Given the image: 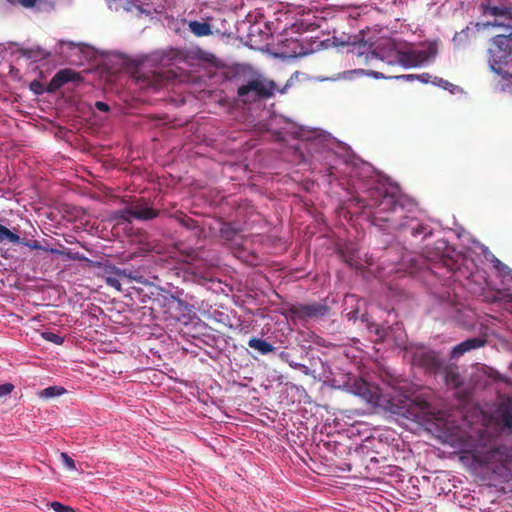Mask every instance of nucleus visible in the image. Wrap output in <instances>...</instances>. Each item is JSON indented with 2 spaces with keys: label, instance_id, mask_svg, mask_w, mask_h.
<instances>
[{
  "label": "nucleus",
  "instance_id": "obj_4",
  "mask_svg": "<svg viewBox=\"0 0 512 512\" xmlns=\"http://www.w3.org/2000/svg\"><path fill=\"white\" fill-rule=\"evenodd\" d=\"M512 36H494L488 48V63L491 70L503 78L512 76Z\"/></svg>",
  "mask_w": 512,
  "mask_h": 512
},
{
  "label": "nucleus",
  "instance_id": "obj_31",
  "mask_svg": "<svg viewBox=\"0 0 512 512\" xmlns=\"http://www.w3.org/2000/svg\"><path fill=\"white\" fill-rule=\"evenodd\" d=\"M37 0H19V3L25 8H31L35 6Z\"/></svg>",
  "mask_w": 512,
  "mask_h": 512
},
{
  "label": "nucleus",
  "instance_id": "obj_32",
  "mask_svg": "<svg viewBox=\"0 0 512 512\" xmlns=\"http://www.w3.org/2000/svg\"><path fill=\"white\" fill-rule=\"evenodd\" d=\"M503 422H504L505 426L511 427L512 426V415L510 413H504L503 414Z\"/></svg>",
  "mask_w": 512,
  "mask_h": 512
},
{
  "label": "nucleus",
  "instance_id": "obj_2",
  "mask_svg": "<svg viewBox=\"0 0 512 512\" xmlns=\"http://www.w3.org/2000/svg\"><path fill=\"white\" fill-rule=\"evenodd\" d=\"M437 54V45L429 44L425 50L400 49L394 40H386L370 54L371 59H380L389 65H401L405 68L420 66Z\"/></svg>",
  "mask_w": 512,
  "mask_h": 512
},
{
  "label": "nucleus",
  "instance_id": "obj_36",
  "mask_svg": "<svg viewBox=\"0 0 512 512\" xmlns=\"http://www.w3.org/2000/svg\"><path fill=\"white\" fill-rule=\"evenodd\" d=\"M357 312H358L357 310H355V311H350V312H348V313L346 314V316H347V318H348L349 320H356V319H357Z\"/></svg>",
  "mask_w": 512,
  "mask_h": 512
},
{
  "label": "nucleus",
  "instance_id": "obj_39",
  "mask_svg": "<svg viewBox=\"0 0 512 512\" xmlns=\"http://www.w3.org/2000/svg\"><path fill=\"white\" fill-rule=\"evenodd\" d=\"M71 258L74 260H83L84 259L83 256L79 255V253L74 254L73 256H71Z\"/></svg>",
  "mask_w": 512,
  "mask_h": 512
},
{
  "label": "nucleus",
  "instance_id": "obj_25",
  "mask_svg": "<svg viewBox=\"0 0 512 512\" xmlns=\"http://www.w3.org/2000/svg\"><path fill=\"white\" fill-rule=\"evenodd\" d=\"M50 507L55 512H76L75 509L71 506H66L60 502L54 501L50 503Z\"/></svg>",
  "mask_w": 512,
  "mask_h": 512
},
{
  "label": "nucleus",
  "instance_id": "obj_1",
  "mask_svg": "<svg viewBox=\"0 0 512 512\" xmlns=\"http://www.w3.org/2000/svg\"><path fill=\"white\" fill-rule=\"evenodd\" d=\"M358 204L363 207L373 208V222L389 223L392 225L393 219L397 218L402 212L406 211L407 200L402 199L398 192H390L383 184H378L367 190V196L364 198H355Z\"/></svg>",
  "mask_w": 512,
  "mask_h": 512
},
{
  "label": "nucleus",
  "instance_id": "obj_6",
  "mask_svg": "<svg viewBox=\"0 0 512 512\" xmlns=\"http://www.w3.org/2000/svg\"><path fill=\"white\" fill-rule=\"evenodd\" d=\"M330 307L323 303L296 304L290 305L286 310V317L293 321H306L317 319L329 314Z\"/></svg>",
  "mask_w": 512,
  "mask_h": 512
},
{
  "label": "nucleus",
  "instance_id": "obj_24",
  "mask_svg": "<svg viewBox=\"0 0 512 512\" xmlns=\"http://www.w3.org/2000/svg\"><path fill=\"white\" fill-rule=\"evenodd\" d=\"M41 335L43 339L56 345H61L64 342V338L54 332L45 331Z\"/></svg>",
  "mask_w": 512,
  "mask_h": 512
},
{
  "label": "nucleus",
  "instance_id": "obj_15",
  "mask_svg": "<svg viewBox=\"0 0 512 512\" xmlns=\"http://www.w3.org/2000/svg\"><path fill=\"white\" fill-rule=\"evenodd\" d=\"M170 217L174 218L180 225L188 230H195L199 228L198 222L182 211L177 210L171 214Z\"/></svg>",
  "mask_w": 512,
  "mask_h": 512
},
{
  "label": "nucleus",
  "instance_id": "obj_21",
  "mask_svg": "<svg viewBox=\"0 0 512 512\" xmlns=\"http://www.w3.org/2000/svg\"><path fill=\"white\" fill-rule=\"evenodd\" d=\"M5 241L16 244L21 242V238L7 227L0 224V243Z\"/></svg>",
  "mask_w": 512,
  "mask_h": 512
},
{
  "label": "nucleus",
  "instance_id": "obj_42",
  "mask_svg": "<svg viewBox=\"0 0 512 512\" xmlns=\"http://www.w3.org/2000/svg\"><path fill=\"white\" fill-rule=\"evenodd\" d=\"M507 78H511V82H512V75H511V76H508Z\"/></svg>",
  "mask_w": 512,
  "mask_h": 512
},
{
  "label": "nucleus",
  "instance_id": "obj_38",
  "mask_svg": "<svg viewBox=\"0 0 512 512\" xmlns=\"http://www.w3.org/2000/svg\"><path fill=\"white\" fill-rule=\"evenodd\" d=\"M509 297H510V300L507 304V310L512 313V295H509Z\"/></svg>",
  "mask_w": 512,
  "mask_h": 512
},
{
  "label": "nucleus",
  "instance_id": "obj_37",
  "mask_svg": "<svg viewBox=\"0 0 512 512\" xmlns=\"http://www.w3.org/2000/svg\"><path fill=\"white\" fill-rule=\"evenodd\" d=\"M397 79H406V80H413L416 78V75H400L396 76Z\"/></svg>",
  "mask_w": 512,
  "mask_h": 512
},
{
  "label": "nucleus",
  "instance_id": "obj_20",
  "mask_svg": "<svg viewBox=\"0 0 512 512\" xmlns=\"http://www.w3.org/2000/svg\"><path fill=\"white\" fill-rule=\"evenodd\" d=\"M127 274L125 273V271H121L119 269H117L113 275H110V276H107L106 278V283L107 285H109L110 287H113L115 288L116 290L118 291H121L122 288H121V283H120V279L122 278H127Z\"/></svg>",
  "mask_w": 512,
  "mask_h": 512
},
{
  "label": "nucleus",
  "instance_id": "obj_12",
  "mask_svg": "<svg viewBox=\"0 0 512 512\" xmlns=\"http://www.w3.org/2000/svg\"><path fill=\"white\" fill-rule=\"evenodd\" d=\"M475 28L479 31L481 27L489 28V27H499L504 29L505 35L512 36V10L508 11V15L506 17H497L493 21H488L486 23H475Z\"/></svg>",
  "mask_w": 512,
  "mask_h": 512
},
{
  "label": "nucleus",
  "instance_id": "obj_27",
  "mask_svg": "<svg viewBox=\"0 0 512 512\" xmlns=\"http://www.w3.org/2000/svg\"><path fill=\"white\" fill-rule=\"evenodd\" d=\"M61 459L64 463V465L70 469V470H74L76 469V465H75V462L74 460L67 454V453H61Z\"/></svg>",
  "mask_w": 512,
  "mask_h": 512
},
{
  "label": "nucleus",
  "instance_id": "obj_16",
  "mask_svg": "<svg viewBox=\"0 0 512 512\" xmlns=\"http://www.w3.org/2000/svg\"><path fill=\"white\" fill-rule=\"evenodd\" d=\"M189 29L197 37H204L212 34L210 24L206 22L190 21Z\"/></svg>",
  "mask_w": 512,
  "mask_h": 512
},
{
  "label": "nucleus",
  "instance_id": "obj_35",
  "mask_svg": "<svg viewBox=\"0 0 512 512\" xmlns=\"http://www.w3.org/2000/svg\"><path fill=\"white\" fill-rule=\"evenodd\" d=\"M21 54L27 58H32L33 57V52L32 50H28V49H22L20 50Z\"/></svg>",
  "mask_w": 512,
  "mask_h": 512
},
{
  "label": "nucleus",
  "instance_id": "obj_19",
  "mask_svg": "<svg viewBox=\"0 0 512 512\" xmlns=\"http://www.w3.org/2000/svg\"><path fill=\"white\" fill-rule=\"evenodd\" d=\"M65 392H66V389L61 386H49V387L41 390L38 393V395L42 399H50V398L61 396Z\"/></svg>",
  "mask_w": 512,
  "mask_h": 512
},
{
  "label": "nucleus",
  "instance_id": "obj_41",
  "mask_svg": "<svg viewBox=\"0 0 512 512\" xmlns=\"http://www.w3.org/2000/svg\"><path fill=\"white\" fill-rule=\"evenodd\" d=\"M221 232L223 235H225L228 232V229H222Z\"/></svg>",
  "mask_w": 512,
  "mask_h": 512
},
{
  "label": "nucleus",
  "instance_id": "obj_13",
  "mask_svg": "<svg viewBox=\"0 0 512 512\" xmlns=\"http://www.w3.org/2000/svg\"><path fill=\"white\" fill-rule=\"evenodd\" d=\"M480 10L483 16H491L497 17H506L508 15V11H511L512 8L507 6H496L491 3L490 0H486L481 2Z\"/></svg>",
  "mask_w": 512,
  "mask_h": 512
},
{
  "label": "nucleus",
  "instance_id": "obj_26",
  "mask_svg": "<svg viewBox=\"0 0 512 512\" xmlns=\"http://www.w3.org/2000/svg\"><path fill=\"white\" fill-rule=\"evenodd\" d=\"M29 88L36 95H41L44 92H47L46 87H44V85L38 80L32 81L29 85Z\"/></svg>",
  "mask_w": 512,
  "mask_h": 512
},
{
  "label": "nucleus",
  "instance_id": "obj_22",
  "mask_svg": "<svg viewBox=\"0 0 512 512\" xmlns=\"http://www.w3.org/2000/svg\"><path fill=\"white\" fill-rule=\"evenodd\" d=\"M114 219L123 222L131 223L133 219L132 217V209L129 204L127 207L120 209L114 213Z\"/></svg>",
  "mask_w": 512,
  "mask_h": 512
},
{
  "label": "nucleus",
  "instance_id": "obj_18",
  "mask_svg": "<svg viewBox=\"0 0 512 512\" xmlns=\"http://www.w3.org/2000/svg\"><path fill=\"white\" fill-rule=\"evenodd\" d=\"M19 244H22L30 249H33V250H42V251H45V252H49L51 254H58V255H61L63 254L62 251L56 249V248H48V247H44L43 245L40 244L39 241L37 240H25V239H21V242Z\"/></svg>",
  "mask_w": 512,
  "mask_h": 512
},
{
  "label": "nucleus",
  "instance_id": "obj_14",
  "mask_svg": "<svg viewBox=\"0 0 512 512\" xmlns=\"http://www.w3.org/2000/svg\"><path fill=\"white\" fill-rule=\"evenodd\" d=\"M248 346L256 350L261 355H266L275 351V347L264 339L252 337L248 341Z\"/></svg>",
  "mask_w": 512,
  "mask_h": 512
},
{
  "label": "nucleus",
  "instance_id": "obj_9",
  "mask_svg": "<svg viewBox=\"0 0 512 512\" xmlns=\"http://www.w3.org/2000/svg\"><path fill=\"white\" fill-rule=\"evenodd\" d=\"M133 219L148 221L159 216V211L149 206V201L144 198H137L130 202Z\"/></svg>",
  "mask_w": 512,
  "mask_h": 512
},
{
  "label": "nucleus",
  "instance_id": "obj_34",
  "mask_svg": "<svg viewBox=\"0 0 512 512\" xmlns=\"http://www.w3.org/2000/svg\"><path fill=\"white\" fill-rule=\"evenodd\" d=\"M138 79L141 80L145 84V86H154L155 85L152 81H150L149 77L140 76Z\"/></svg>",
  "mask_w": 512,
  "mask_h": 512
},
{
  "label": "nucleus",
  "instance_id": "obj_8",
  "mask_svg": "<svg viewBox=\"0 0 512 512\" xmlns=\"http://www.w3.org/2000/svg\"><path fill=\"white\" fill-rule=\"evenodd\" d=\"M83 80L84 79L79 72H76L70 68H64L59 70L53 76V78L46 87V91L48 93H55L57 90H59L63 85L67 83H81L83 82Z\"/></svg>",
  "mask_w": 512,
  "mask_h": 512
},
{
  "label": "nucleus",
  "instance_id": "obj_3",
  "mask_svg": "<svg viewBox=\"0 0 512 512\" xmlns=\"http://www.w3.org/2000/svg\"><path fill=\"white\" fill-rule=\"evenodd\" d=\"M405 210L393 219L392 225L388 226L399 238L404 240L420 238L423 240L432 235L431 226L423 212L414 203H407Z\"/></svg>",
  "mask_w": 512,
  "mask_h": 512
},
{
  "label": "nucleus",
  "instance_id": "obj_11",
  "mask_svg": "<svg viewBox=\"0 0 512 512\" xmlns=\"http://www.w3.org/2000/svg\"><path fill=\"white\" fill-rule=\"evenodd\" d=\"M439 373L443 374L445 384L451 388H459L463 384L459 368L455 364H444Z\"/></svg>",
  "mask_w": 512,
  "mask_h": 512
},
{
  "label": "nucleus",
  "instance_id": "obj_23",
  "mask_svg": "<svg viewBox=\"0 0 512 512\" xmlns=\"http://www.w3.org/2000/svg\"><path fill=\"white\" fill-rule=\"evenodd\" d=\"M493 266L494 268L499 272V274L503 277H509L512 279V269L501 262L498 258L494 257L493 259Z\"/></svg>",
  "mask_w": 512,
  "mask_h": 512
},
{
  "label": "nucleus",
  "instance_id": "obj_40",
  "mask_svg": "<svg viewBox=\"0 0 512 512\" xmlns=\"http://www.w3.org/2000/svg\"><path fill=\"white\" fill-rule=\"evenodd\" d=\"M345 262H346L349 266H354V263H353L352 258H349V259L345 258Z\"/></svg>",
  "mask_w": 512,
  "mask_h": 512
},
{
  "label": "nucleus",
  "instance_id": "obj_17",
  "mask_svg": "<svg viewBox=\"0 0 512 512\" xmlns=\"http://www.w3.org/2000/svg\"><path fill=\"white\" fill-rule=\"evenodd\" d=\"M453 44L457 48H463L470 42V26H466L460 32H457L453 39Z\"/></svg>",
  "mask_w": 512,
  "mask_h": 512
},
{
  "label": "nucleus",
  "instance_id": "obj_7",
  "mask_svg": "<svg viewBox=\"0 0 512 512\" xmlns=\"http://www.w3.org/2000/svg\"><path fill=\"white\" fill-rule=\"evenodd\" d=\"M413 363L431 374L439 373L444 365L439 353L431 350L416 353L413 357Z\"/></svg>",
  "mask_w": 512,
  "mask_h": 512
},
{
  "label": "nucleus",
  "instance_id": "obj_30",
  "mask_svg": "<svg viewBox=\"0 0 512 512\" xmlns=\"http://www.w3.org/2000/svg\"><path fill=\"white\" fill-rule=\"evenodd\" d=\"M95 107L97 110L101 111V112H108L110 110V107L107 103L105 102H102V101H97L95 103Z\"/></svg>",
  "mask_w": 512,
  "mask_h": 512
},
{
  "label": "nucleus",
  "instance_id": "obj_10",
  "mask_svg": "<svg viewBox=\"0 0 512 512\" xmlns=\"http://www.w3.org/2000/svg\"><path fill=\"white\" fill-rule=\"evenodd\" d=\"M487 343V340L482 337H473L466 339L465 341L459 343L451 350L450 356L453 359H457L463 356L465 353L470 352L472 350L484 347Z\"/></svg>",
  "mask_w": 512,
  "mask_h": 512
},
{
  "label": "nucleus",
  "instance_id": "obj_29",
  "mask_svg": "<svg viewBox=\"0 0 512 512\" xmlns=\"http://www.w3.org/2000/svg\"><path fill=\"white\" fill-rule=\"evenodd\" d=\"M172 302L176 303L177 304V307L182 310V311H186L188 310V304L183 301L182 299L180 298H177L175 296H172Z\"/></svg>",
  "mask_w": 512,
  "mask_h": 512
},
{
  "label": "nucleus",
  "instance_id": "obj_5",
  "mask_svg": "<svg viewBox=\"0 0 512 512\" xmlns=\"http://www.w3.org/2000/svg\"><path fill=\"white\" fill-rule=\"evenodd\" d=\"M276 84L260 74H254L237 89V96L244 103H254L274 96Z\"/></svg>",
  "mask_w": 512,
  "mask_h": 512
},
{
  "label": "nucleus",
  "instance_id": "obj_28",
  "mask_svg": "<svg viewBox=\"0 0 512 512\" xmlns=\"http://www.w3.org/2000/svg\"><path fill=\"white\" fill-rule=\"evenodd\" d=\"M15 386L12 383H4L0 385V398L9 395Z\"/></svg>",
  "mask_w": 512,
  "mask_h": 512
},
{
  "label": "nucleus",
  "instance_id": "obj_33",
  "mask_svg": "<svg viewBox=\"0 0 512 512\" xmlns=\"http://www.w3.org/2000/svg\"><path fill=\"white\" fill-rule=\"evenodd\" d=\"M416 78L424 83H428V81L430 79V75L428 73H423L421 75L416 76Z\"/></svg>",
  "mask_w": 512,
  "mask_h": 512
}]
</instances>
